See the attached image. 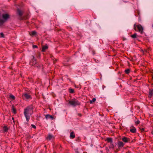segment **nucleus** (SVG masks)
Returning <instances> with one entry per match:
<instances>
[{"label": "nucleus", "instance_id": "423d86ee", "mask_svg": "<svg viewBox=\"0 0 153 153\" xmlns=\"http://www.w3.org/2000/svg\"><path fill=\"white\" fill-rule=\"evenodd\" d=\"M33 57V59L31 60L30 62V65H35L36 63V59H35L34 57L33 56H32Z\"/></svg>", "mask_w": 153, "mask_h": 153}, {"label": "nucleus", "instance_id": "b1692460", "mask_svg": "<svg viewBox=\"0 0 153 153\" xmlns=\"http://www.w3.org/2000/svg\"><path fill=\"white\" fill-rule=\"evenodd\" d=\"M140 123V121L139 120L135 121V124L136 125H137Z\"/></svg>", "mask_w": 153, "mask_h": 153}, {"label": "nucleus", "instance_id": "4468645a", "mask_svg": "<svg viewBox=\"0 0 153 153\" xmlns=\"http://www.w3.org/2000/svg\"><path fill=\"white\" fill-rule=\"evenodd\" d=\"M136 128L133 126L130 129V131L132 133H135L136 132Z\"/></svg>", "mask_w": 153, "mask_h": 153}, {"label": "nucleus", "instance_id": "4be33fe9", "mask_svg": "<svg viewBox=\"0 0 153 153\" xmlns=\"http://www.w3.org/2000/svg\"><path fill=\"white\" fill-rule=\"evenodd\" d=\"M95 101H96V99L95 98H93L92 99V100H90V104H92V103L93 102H95Z\"/></svg>", "mask_w": 153, "mask_h": 153}, {"label": "nucleus", "instance_id": "5701e85b", "mask_svg": "<svg viewBox=\"0 0 153 153\" xmlns=\"http://www.w3.org/2000/svg\"><path fill=\"white\" fill-rule=\"evenodd\" d=\"M69 92L71 93H73L74 92V90L73 89L71 88L69 89Z\"/></svg>", "mask_w": 153, "mask_h": 153}, {"label": "nucleus", "instance_id": "f3484780", "mask_svg": "<svg viewBox=\"0 0 153 153\" xmlns=\"http://www.w3.org/2000/svg\"><path fill=\"white\" fill-rule=\"evenodd\" d=\"M110 144L109 146V148L110 149H114V146L113 143V142L112 143H110Z\"/></svg>", "mask_w": 153, "mask_h": 153}, {"label": "nucleus", "instance_id": "f257e3e1", "mask_svg": "<svg viewBox=\"0 0 153 153\" xmlns=\"http://www.w3.org/2000/svg\"><path fill=\"white\" fill-rule=\"evenodd\" d=\"M33 113V107L32 105L29 106L24 109V114L27 122L29 121L30 117Z\"/></svg>", "mask_w": 153, "mask_h": 153}, {"label": "nucleus", "instance_id": "4c0bfd02", "mask_svg": "<svg viewBox=\"0 0 153 153\" xmlns=\"http://www.w3.org/2000/svg\"><path fill=\"white\" fill-rule=\"evenodd\" d=\"M93 53L94 54V52L93 51Z\"/></svg>", "mask_w": 153, "mask_h": 153}, {"label": "nucleus", "instance_id": "a211bd4d", "mask_svg": "<svg viewBox=\"0 0 153 153\" xmlns=\"http://www.w3.org/2000/svg\"><path fill=\"white\" fill-rule=\"evenodd\" d=\"M137 34L136 33H134V34L131 35V36L133 38H135L137 37Z\"/></svg>", "mask_w": 153, "mask_h": 153}, {"label": "nucleus", "instance_id": "72a5a7b5", "mask_svg": "<svg viewBox=\"0 0 153 153\" xmlns=\"http://www.w3.org/2000/svg\"><path fill=\"white\" fill-rule=\"evenodd\" d=\"M78 114L80 117L82 116V114Z\"/></svg>", "mask_w": 153, "mask_h": 153}, {"label": "nucleus", "instance_id": "412c9836", "mask_svg": "<svg viewBox=\"0 0 153 153\" xmlns=\"http://www.w3.org/2000/svg\"><path fill=\"white\" fill-rule=\"evenodd\" d=\"M3 129L4 131L5 132H7L8 131V128L6 126H4L3 128Z\"/></svg>", "mask_w": 153, "mask_h": 153}, {"label": "nucleus", "instance_id": "bb28decb", "mask_svg": "<svg viewBox=\"0 0 153 153\" xmlns=\"http://www.w3.org/2000/svg\"><path fill=\"white\" fill-rule=\"evenodd\" d=\"M10 98H12L13 100H14L15 97L13 95H10Z\"/></svg>", "mask_w": 153, "mask_h": 153}, {"label": "nucleus", "instance_id": "1a4fd4ad", "mask_svg": "<svg viewBox=\"0 0 153 153\" xmlns=\"http://www.w3.org/2000/svg\"><path fill=\"white\" fill-rule=\"evenodd\" d=\"M54 138V136L50 134H49L48 136L46 137V139L48 140H51Z\"/></svg>", "mask_w": 153, "mask_h": 153}, {"label": "nucleus", "instance_id": "473e14b6", "mask_svg": "<svg viewBox=\"0 0 153 153\" xmlns=\"http://www.w3.org/2000/svg\"><path fill=\"white\" fill-rule=\"evenodd\" d=\"M126 39L125 38L123 37V41H124V40H126Z\"/></svg>", "mask_w": 153, "mask_h": 153}, {"label": "nucleus", "instance_id": "e433bc0d", "mask_svg": "<svg viewBox=\"0 0 153 153\" xmlns=\"http://www.w3.org/2000/svg\"><path fill=\"white\" fill-rule=\"evenodd\" d=\"M151 133L153 135V131L151 132Z\"/></svg>", "mask_w": 153, "mask_h": 153}, {"label": "nucleus", "instance_id": "0eeeda50", "mask_svg": "<svg viewBox=\"0 0 153 153\" xmlns=\"http://www.w3.org/2000/svg\"><path fill=\"white\" fill-rule=\"evenodd\" d=\"M117 145L118 148L121 149L123 147L125 144L122 141H118L117 142Z\"/></svg>", "mask_w": 153, "mask_h": 153}, {"label": "nucleus", "instance_id": "9b49d317", "mask_svg": "<svg viewBox=\"0 0 153 153\" xmlns=\"http://www.w3.org/2000/svg\"><path fill=\"white\" fill-rule=\"evenodd\" d=\"M105 141H107L108 143H112L113 142L112 139L111 137H107Z\"/></svg>", "mask_w": 153, "mask_h": 153}, {"label": "nucleus", "instance_id": "393cba45", "mask_svg": "<svg viewBox=\"0 0 153 153\" xmlns=\"http://www.w3.org/2000/svg\"><path fill=\"white\" fill-rule=\"evenodd\" d=\"M36 31H33L31 32V34H30L31 35H35V34H36Z\"/></svg>", "mask_w": 153, "mask_h": 153}, {"label": "nucleus", "instance_id": "dca6fc26", "mask_svg": "<svg viewBox=\"0 0 153 153\" xmlns=\"http://www.w3.org/2000/svg\"><path fill=\"white\" fill-rule=\"evenodd\" d=\"M48 48V47L47 46L45 45L43 46L42 47V51L43 52H45V50Z\"/></svg>", "mask_w": 153, "mask_h": 153}, {"label": "nucleus", "instance_id": "f03ea898", "mask_svg": "<svg viewBox=\"0 0 153 153\" xmlns=\"http://www.w3.org/2000/svg\"><path fill=\"white\" fill-rule=\"evenodd\" d=\"M134 29L136 31H138L141 33H143V28L140 24H135L134 25Z\"/></svg>", "mask_w": 153, "mask_h": 153}, {"label": "nucleus", "instance_id": "2f4dec72", "mask_svg": "<svg viewBox=\"0 0 153 153\" xmlns=\"http://www.w3.org/2000/svg\"><path fill=\"white\" fill-rule=\"evenodd\" d=\"M144 130V128H142L141 129V131L142 132H143Z\"/></svg>", "mask_w": 153, "mask_h": 153}, {"label": "nucleus", "instance_id": "c756f323", "mask_svg": "<svg viewBox=\"0 0 153 153\" xmlns=\"http://www.w3.org/2000/svg\"><path fill=\"white\" fill-rule=\"evenodd\" d=\"M0 35L1 36V37H4V35L3 33H1Z\"/></svg>", "mask_w": 153, "mask_h": 153}, {"label": "nucleus", "instance_id": "2eb2a0df", "mask_svg": "<svg viewBox=\"0 0 153 153\" xmlns=\"http://www.w3.org/2000/svg\"><path fill=\"white\" fill-rule=\"evenodd\" d=\"M75 137V134L74 132L72 131L71 132L70 134V137L72 139L74 138Z\"/></svg>", "mask_w": 153, "mask_h": 153}, {"label": "nucleus", "instance_id": "58836bf2", "mask_svg": "<svg viewBox=\"0 0 153 153\" xmlns=\"http://www.w3.org/2000/svg\"><path fill=\"white\" fill-rule=\"evenodd\" d=\"M152 27L153 28V25H152Z\"/></svg>", "mask_w": 153, "mask_h": 153}, {"label": "nucleus", "instance_id": "aec40b11", "mask_svg": "<svg viewBox=\"0 0 153 153\" xmlns=\"http://www.w3.org/2000/svg\"><path fill=\"white\" fill-rule=\"evenodd\" d=\"M12 110L13 112L14 113L16 114V110L13 106H12Z\"/></svg>", "mask_w": 153, "mask_h": 153}, {"label": "nucleus", "instance_id": "6ab92c4d", "mask_svg": "<svg viewBox=\"0 0 153 153\" xmlns=\"http://www.w3.org/2000/svg\"><path fill=\"white\" fill-rule=\"evenodd\" d=\"M125 73L127 74H128L130 72V70L129 69H126L125 71Z\"/></svg>", "mask_w": 153, "mask_h": 153}, {"label": "nucleus", "instance_id": "20e7f679", "mask_svg": "<svg viewBox=\"0 0 153 153\" xmlns=\"http://www.w3.org/2000/svg\"><path fill=\"white\" fill-rule=\"evenodd\" d=\"M22 97L23 99L25 100H30L32 99L30 95L26 92L23 93Z\"/></svg>", "mask_w": 153, "mask_h": 153}, {"label": "nucleus", "instance_id": "f8f14e48", "mask_svg": "<svg viewBox=\"0 0 153 153\" xmlns=\"http://www.w3.org/2000/svg\"><path fill=\"white\" fill-rule=\"evenodd\" d=\"M149 97L151 98L153 96V89L152 90H150L149 92Z\"/></svg>", "mask_w": 153, "mask_h": 153}, {"label": "nucleus", "instance_id": "cd10ccee", "mask_svg": "<svg viewBox=\"0 0 153 153\" xmlns=\"http://www.w3.org/2000/svg\"><path fill=\"white\" fill-rule=\"evenodd\" d=\"M31 126L32 128H33L34 129H35L36 128V126L32 124Z\"/></svg>", "mask_w": 153, "mask_h": 153}, {"label": "nucleus", "instance_id": "ea45409f", "mask_svg": "<svg viewBox=\"0 0 153 153\" xmlns=\"http://www.w3.org/2000/svg\"><path fill=\"white\" fill-rule=\"evenodd\" d=\"M152 78L153 79V75L152 76Z\"/></svg>", "mask_w": 153, "mask_h": 153}, {"label": "nucleus", "instance_id": "f704fd0d", "mask_svg": "<svg viewBox=\"0 0 153 153\" xmlns=\"http://www.w3.org/2000/svg\"><path fill=\"white\" fill-rule=\"evenodd\" d=\"M76 153H79V152L78 151H76Z\"/></svg>", "mask_w": 153, "mask_h": 153}, {"label": "nucleus", "instance_id": "7c9ffc66", "mask_svg": "<svg viewBox=\"0 0 153 153\" xmlns=\"http://www.w3.org/2000/svg\"><path fill=\"white\" fill-rule=\"evenodd\" d=\"M50 57L52 59H53L54 58V57L52 55H50Z\"/></svg>", "mask_w": 153, "mask_h": 153}, {"label": "nucleus", "instance_id": "c85d7f7f", "mask_svg": "<svg viewBox=\"0 0 153 153\" xmlns=\"http://www.w3.org/2000/svg\"><path fill=\"white\" fill-rule=\"evenodd\" d=\"M33 48H37V45H33Z\"/></svg>", "mask_w": 153, "mask_h": 153}, {"label": "nucleus", "instance_id": "a878e982", "mask_svg": "<svg viewBox=\"0 0 153 153\" xmlns=\"http://www.w3.org/2000/svg\"><path fill=\"white\" fill-rule=\"evenodd\" d=\"M4 22L5 21L4 20L0 19V23L1 25H2Z\"/></svg>", "mask_w": 153, "mask_h": 153}, {"label": "nucleus", "instance_id": "9d476101", "mask_svg": "<svg viewBox=\"0 0 153 153\" xmlns=\"http://www.w3.org/2000/svg\"><path fill=\"white\" fill-rule=\"evenodd\" d=\"M2 17L4 19V20L5 21L9 18V15L7 14H4L2 15Z\"/></svg>", "mask_w": 153, "mask_h": 153}, {"label": "nucleus", "instance_id": "c9c22d12", "mask_svg": "<svg viewBox=\"0 0 153 153\" xmlns=\"http://www.w3.org/2000/svg\"><path fill=\"white\" fill-rule=\"evenodd\" d=\"M12 119L13 120H14V118L13 117H12Z\"/></svg>", "mask_w": 153, "mask_h": 153}, {"label": "nucleus", "instance_id": "39448f33", "mask_svg": "<svg viewBox=\"0 0 153 153\" xmlns=\"http://www.w3.org/2000/svg\"><path fill=\"white\" fill-rule=\"evenodd\" d=\"M17 13L18 15L19 16V19L23 20L24 19H26V18L23 17H22L23 12L21 10L18 9L17 10Z\"/></svg>", "mask_w": 153, "mask_h": 153}, {"label": "nucleus", "instance_id": "6e6552de", "mask_svg": "<svg viewBox=\"0 0 153 153\" xmlns=\"http://www.w3.org/2000/svg\"><path fill=\"white\" fill-rule=\"evenodd\" d=\"M122 140L125 143L129 142L130 141V139L129 138L123 137L122 138Z\"/></svg>", "mask_w": 153, "mask_h": 153}, {"label": "nucleus", "instance_id": "ddd939ff", "mask_svg": "<svg viewBox=\"0 0 153 153\" xmlns=\"http://www.w3.org/2000/svg\"><path fill=\"white\" fill-rule=\"evenodd\" d=\"M45 118L46 119H51L53 120L54 118L52 116L50 115L49 114H46L45 115Z\"/></svg>", "mask_w": 153, "mask_h": 153}, {"label": "nucleus", "instance_id": "7ed1b4c3", "mask_svg": "<svg viewBox=\"0 0 153 153\" xmlns=\"http://www.w3.org/2000/svg\"><path fill=\"white\" fill-rule=\"evenodd\" d=\"M69 103L73 106H76L77 105H79L80 103L76 99H74L71 100L69 101Z\"/></svg>", "mask_w": 153, "mask_h": 153}]
</instances>
